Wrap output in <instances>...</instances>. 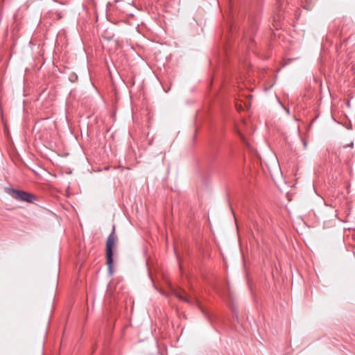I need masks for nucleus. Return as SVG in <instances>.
<instances>
[{"label": "nucleus", "mask_w": 355, "mask_h": 355, "mask_svg": "<svg viewBox=\"0 0 355 355\" xmlns=\"http://www.w3.org/2000/svg\"><path fill=\"white\" fill-rule=\"evenodd\" d=\"M55 13H56V15L58 16V19H61L62 17V15H61V13L60 12L56 11Z\"/></svg>", "instance_id": "5"}, {"label": "nucleus", "mask_w": 355, "mask_h": 355, "mask_svg": "<svg viewBox=\"0 0 355 355\" xmlns=\"http://www.w3.org/2000/svg\"><path fill=\"white\" fill-rule=\"evenodd\" d=\"M173 294L178 299H180L188 304H192V301L186 295V293L184 290H182V289L174 290Z\"/></svg>", "instance_id": "3"}, {"label": "nucleus", "mask_w": 355, "mask_h": 355, "mask_svg": "<svg viewBox=\"0 0 355 355\" xmlns=\"http://www.w3.org/2000/svg\"><path fill=\"white\" fill-rule=\"evenodd\" d=\"M349 146H353V143L349 144Z\"/></svg>", "instance_id": "7"}, {"label": "nucleus", "mask_w": 355, "mask_h": 355, "mask_svg": "<svg viewBox=\"0 0 355 355\" xmlns=\"http://www.w3.org/2000/svg\"><path fill=\"white\" fill-rule=\"evenodd\" d=\"M245 40H248V49L250 51H253V46H254V40L251 37V35H246L245 36Z\"/></svg>", "instance_id": "4"}, {"label": "nucleus", "mask_w": 355, "mask_h": 355, "mask_svg": "<svg viewBox=\"0 0 355 355\" xmlns=\"http://www.w3.org/2000/svg\"><path fill=\"white\" fill-rule=\"evenodd\" d=\"M6 192L12 198L18 201L32 202L36 198L35 196L31 193L24 191L17 190L13 188H7Z\"/></svg>", "instance_id": "2"}, {"label": "nucleus", "mask_w": 355, "mask_h": 355, "mask_svg": "<svg viewBox=\"0 0 355 355\" xmlns=\"http://www.w3.org/2000/svg\"><path fill=\"white\" fill-rule=\"evenodd\" d=\"M118 241V237L115 234V227H113L112 232L108 236L106 241V264L107 266L108 271L110 275L113 274V250Z\"/></svg>", "instance_id": "1"}, {"label": "nucleus", "mask_w": 355, "mask_h": 355, "mask_svg": "<svg viewBox=\"0 0 355 355\" xmlns=\"http://www.w3.org/2000/svg\"><path fill=\"white\" fill-rule=\"evenodd\" d=\"M304 146H306V143L304 142Z\"/></svg>", "instance_id": "8"}, {"label": "nucleus", "mask_w": 355, "mask_h": 355, "mask_svg": "<svg viewBox=\"0 0 355 355\" xmlns=\"http://www.w3.org/2000/svg\"><path fill=\"white\" fill-rule=\"evenodd\" d=\"M349 146H353V143L349 144Z\"/></svg>", "instance_id": "6"}]
</instances>
